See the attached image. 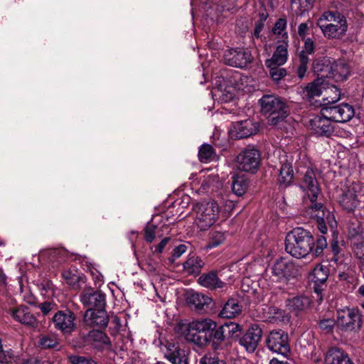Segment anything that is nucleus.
I'll list each match as a JSON object with an SVG mask.
<instances>
[{
	"instance_id": "1",
	"label": "nucleus",
	"mask_w": 364,
	"mask_h": 364,
	"mask_svg": "<svg viewBox=\"0 0 364 364\" xmlns=\"http://www.w3.org/2000/svg\"><path fill=\"white\" fill-rule=\"evenodd\" d=\"M300 187L311 203L308 206L306 214L316 220L319 231L322 234H326L328 231L327 225L333 227L336 224V220L331 211L325 210L321 203H315L320 193V188L315 172L312 168H307Z\"/></svg>"
},
{
	"instance_id": "2",
	"label": "nucleus",
	"mask_w": 364,
	"mask_h": 364,
	"mask_svg": "<svg viewBox=\"0 0 364 364\" xmlns=\"http://www.w3.org/2000/svg\"><path fill=\"white\" fill-rule=\"evenodd\" d=\"M314 238L310 231L303 228H296L287 233L285 238V250L292 257L305 258L313 252Z\"/></svg>"
},
{
	"instance_id": "3",
	"label": "nucleus",
	"mask_w": 364,
	"mask_h": 364,
	"mask_svg": "<svg viewBox=\"0 0 364 364\" xmlns=\"http://www.w3.org/2000/svg\"><path fill=\"white\" fill-rule=\"evenodd\" d=\"M317 26L328 39H340L346 35L348 24L346 17L338 11H328L318 19Z\"/></svg>"
},
{
	"instance_id": "4",
	"label": "nucleus",
	"mask_w": 364,
	"mask_h": 364,
	"mask_svg": "<svg viewBox=\"0 0 364 364\" xmlns=\"http://www.w3.org/2000/svg\"><path fill=\"white\" fill-rule=\"evenodd\" d=\"M262 113L267 116L268 124L277 125L289 114L284 100L272 95H264L259 100Z\"/></svg>"
},
{
	"instance_id": "5",
	"label": "nucleus",
	"mask_w": 364,
	"mask_h": 364,
	"mask_svg": "<svg viewBox=\"0 0 364 364\" xmlns=\"http://www.w3.org/2000/svg\"><path fill=\"white\" fill-rule=\"evenodd\" d=\"M194 223L200 230H206L216 221L219 214L218 203L211 200L198 204L195 208Z\"/></svg>"
},
{
	"instance_id": "6",
	"label": "nucleus",
	"mask_w": 364,
	"mask_h": 364,
	"mask_svg": "<svg viewBox=\"0 0 364 364\" xmlns=\"http://www.w3.org/2000/svg\"><path fill=\"white\" fill-rule=\"evenodd\" d=\"M260 161L259 151L252 146H248L237 154L235 166L240 171L255 173L259 168Z\"/></svg>"
},
{
	"instance_id": "7",
	"label": "nucleus",
	"mask_w": 364,
	"mask_h": 364,
	"mask_svg": "<svg viewBox=\"0 0 364 364\" xmlns=\"http://www.w3.org/2000/svg\"><path fill=\"white\" fill-rule=\"evenodd\" d=\"M336 324L343 331H356L362 325L361 315L358 309L345 308L337 311Z\"/></svg>"
},
{
	"instance_id": "8",
	"label": "nucleus",
	"mask_w": 364,
	"mask_h": 364,
	"mask_svg": "<svg viewBox=\"0 0 364 364\" xmlns=\"http://www.w3.org/2000/svg\"><path fill=\"white\" fill-rule=\"evenodd\" d=\"M354 114L353 107L347 103L323 107L321 110V114L323 117L339 123L348 122L353 118Z\"/></svg>"
},
{
	"instance_id": "9",
	"label": "nucleus",
	"mask_w": 364,
	"mask_h": 364,
	"mask_svg": "<svg viewBox=\"0 0 364 364\" xmlns=\"http://www.w3.org/2000/svg\"><path fill=\"white\" fill-rule=\"evenodd\" d=\"M266 342L268 348L272 352L284 356H287L290 353L289 336L281 329L272 331L268 335Z\"/></svg>"
},
{
	"instance_id": "10",
	"label": "nucleus",
	"mask_w": 364,
	"mask_h": 364,
	"mask_svg": "<svg viewBox=\"0 0 364 364\" xmlns=\"http://www.w3.org/2000/svg\"><path fill=\"white\" fill-rule=\"evenodd\" d=\"M359 188L358 185L353 183L346 187L340 195L338 203L346 212H353L360 205L362 196L358 193Z\"/></svg>"
},
{
	"instance_id": "11",
	"label": "nucleus",
	"mask_w": 364,
	"mask_h": 364,
	"mask_svg": "<svg viewBox=\"0 0 364 364\" xmlns=\"http://www.w3.org/2000/svg\"><path fill=\"white\" fill-rule=\"evenodd\" d=\"M297 269L294 264L286 259H277L272 267V280L273 282H287L296 276Z\"/></svg>"
},
{
	"instance_id": "12",
	"label": "nucleus",
	"mask_w": 364,
	"mask_h": 364,
	"mask_svg": "<svg viewBox=\"0 0 364 364\" xmlns=\"http://www.w3.org/2000/svg\"><path fill=\"white\" fill-rule=\"evenodd\" d=\"M75 314L68 309L58 311L53 317L55 328L65 335H69L75 331Z\"/></svg>"
},
{
	"instance_id": "13",
	"label": "nucleus",
	"mask_w": 364,
	"mask_h": 364,
	"mask_svg": "<svg viewBox=\"0 0 364 364\" xmlns=\"http://www.w3.org/2000/svg\"><path fill=\"white\" fill-rule=\"evenodd\" d=\"M223 58L225 64L244 68L251 63L252 57L250 51L242 48L229 49L225 51Z\"/></svg>"
},
{
	"instance_id": "14",
	"label": "nucleus",
	"mask_w": 364,
	"mask_h": 364,
	"mask_svg": "<svg viewBox=\"0 0 364 364\" xmlns=\"http://www.w3.org/2000/svg\"><path fill=\"white\" fill-rule=\"evenodd\" d=\"M8 313L14 321L28 327L36 328L38 326V321L32 313L31 309L26 305H21L9 309Z\"/></svg>"
},
{
	"instance_id": "15",
	"label": "nucleus",
	"mask_w": 364,
	"mask_h": 364,
	"mask_svg": "<svg viewBox=\"0 0 364 364\" xmlns=\"http://www.w3.org/2000/svg\"><path fill=\"white\" fill-rule=\"evenodd\" d=\"M259 130V124L253 119H247L232 124L230 134L232 137L242 139L255 134Z\"/></svg>"
},
{
	"instance_id": "16",
	"label": "nucleus",
	"mask_w": 364,
	"mask_h": 364,
	"mask_svg": "<svg viewBox=\"0 0 364 364\" xmlns=\"http://www.w3.org/2000/svg\"><path fill=\"white\" fill-rule=\"evenodd\" d=\"M262 336V329L257 323L252 324L239 343L247 351L252 353L257 348Z\"/></svg>"
},
{
	"instance_id": "17",
	"label": "nucleus",
	"mask_w": 364,
	"mask_h": 364,
	"mask_svg": "<svg viewBox=\"0 0 364 364\" xmlns=\"http://www.w3.org/2000/svg\"><path fill=\"white\" fill-rule=\"evenodd\" d=\"M80 301L85 306L88 307V309H102L105 306V295L100 291L87 287L80 294Z\"/></svg>"
},
{
	"instance_id": "18",
	"label": "nucleus",
	"mask_w": 364,
	"mask_h": 364,
	"mask_svg": "<svg viewBox=\"0 0 364 364\" xmlns=\"http://www.w3.org/2000/svg\"><path fill=\"white\" fill-rule=\"evenodd\" d=\"M84 319L85 323L90 326L106 328L109 323V317L104 308L97 310L87 309L85 311Z\"/></svg>"
},
{
	"instance_id": "19",
	"label": "nucleus",
	"mask_w": 364,
	"mask_h": 364,
	"mask_svg": "<svg viewBox=\"0 0 364 364\" xmlns=\"http://www.w3.org/2000/svg\"><path fill=\"white\" fill-rule=\"evenodd\" d=\"M324 364H353L348 354L343 349L331 347L325 353Z\"/></svg>"
},
{
	"instance_id": "20",
	"label": "nucleus",
	"mask_w": 364,
	"mask_h": 364,
	"mask_svg": "<svg viewBox=\"0 0 364 364\" xmlns=\"http://www.w3.org/2000/svg\"><path fill=\"white\" fill-rule=\"evenodd\" d=\"M164 355L173 364H188L186 352L178 344L168 343L165 346Z\"/></svg>"
},
{
	"instance_id": "21",
	"label": "nucleus",
	"mask_w": 364,
	"mask_h": 364,
	"mask_svg": "<svg viewBox=\"0 0 364 364\" xmlns=\"http://www.w3.org/2000/svg\"><path fill=\"white\" fill-rule=\"evenodd\" d=\"M288 41H282V43L276 48L271 58L265 61L267 67L273 65H283L288 58Z\"/></svg>"
},
{
	"instance_id": "22",
	"label": "nucleus",
	"mask_w": 364,
	"mask_h": 364,
	"mask_svg": "<svg viewBox=\"0 0 364 364\" xmlns=\"http://www.w3.org/2000/svg\"><path fill=\"white\" fill-rule=\"evenodd\" d=\"M331 121L332 120L323 117L322 114L321 116L317 115L311 119L310 125L315 134L328 136L333 132V127L331 123Z\"/></svg>"
},
{
	"instance_id": "23",
	"label": "nucleus",
	"mask_w": 364,
	"mask_h": 364,
	"mask_svg": "<svg viewBox=\"0 0 364 364\" xmlns=\"http://www.w3.org/2000/svg\"><path fill=\"white\" fill-rule=\"evenodd\" d=\"M313 70L317 79L330 78L332 76V59L327 57L316 59L313 63Z\"/></svg>"
},
{
	"instance_id": "24",
	"label": "nucleus",
	"mask_w": 364,
	"mask_h": 364,
	"mask_svg": "<svg viewBox=\"0 0 364 364\" xmlns=\"http://www.w3.org/2000/svg\"><path fill=\"white\" fill-rule=\"evenodd\" d=\"M198 282L201 286L210 289H220L225 286V282L221 281L215 271L202 274Z\"/></svg>"
},
{
	"instance_id": "25",
	"label": "nucleus",
	"mask_w": 364,
	"mask_h": 364,
	"mask_svg": "<svg viewBox=\"0 0 364 364\" xmlns=\"http://www.w3.org/2000/svg\"><path fill=\"white\" fill-rule=\"evenodd\" d=\"M326 80L316 79L314 82L308 84L303 90V98L311 100L316 96L323 95V90L325 88Z\"/></svg>"
},
{
	"instance_id": "26",
	"label": "nucleus",
	"mask_w": 364,
	"mask_h": 364,
	"mask_svg": "<svg viewBox=\"0 0 364 364\" xmlns=\"http://www.w3.org/2000/svg\"><path fill=\"white\" fill-rule=\"evenodd\" d=\"M187 302L196 311H201L212 302V299L198 292H192L188 294Z\"/></svg>"
},
{
	"instance_id": "27",
	"label": "nucleus",
	"mask_w": 364,
	"mask_h": 364,
	"mask_svg": "<svg viewBox=\"0 0 364 364\" xmlns=\"http://www.w3.org/2000/svg\"><path fill=\"white\" fill-rule=\"evenodd\" d=\"M311 304V300L305 296H296L287 300V306L295 314L306 310Z\"/></svg>"
},
{
	"instance_id": "28",
	"label": "nucleus",
	"mask_w": 364,
	"mask_h": 364,
	"mask_svg": "<svg viewBox=\"0 0 364 364\" xmlns=\"http://www.w3.org/2000/svg\"><path fill=\"white\" fill-rule=\"evenodd\" d=\"M325 84L322 95H323V107L332 106L341 99V91L336 86L331 85L326 81Z\"/></svg>"
},
{
	"instance_id": "29",
	"label": "nucleus",
	"mask_w": 364,
	"mask_h": 364,
	"mask_svg": "<svg viewBox=\"0 0 364 364\" xmlns=\"http://www.w3.org/2000/svg\"><path fill=\"white\" fill-rule=\"evenodd\" d=\"M242 312V306L235 299H230L224 304L219 315L222 318H232Z\"/></svg>"
},
{
	"instance_id": "30",
	"label": "nucleus",
	"mask_w": 364,
	"mask_h": 364,
	"mask_svg": "<svg viewBox=\"0 0 364 364\" xmlns=\"http://www.w3.org/2000/svg\"><path fill=\"white\" fill-rule=\"evenodd\" d=\"M332 76L336 80H344L350 74L348 65L343 60L335 61L332 60Z\"/></svg>"
},
{
	"instance_id": "31",
	"label": "nucleus",
	"mask_w": 364,
	"mask_h": 364,
	"mask_svg": "<svg viewBox=\"0 0 364 364\" xmlns=\"http://www.w3.org/2000/svg\"><path fill=\"white\" fill-rule=\"evenodd\" d=\"M203 266V261L197 255L189 256L183 264L184 269L190 274H198Z\"/></svg>"
},
{
	"instance_id": "32",
	"label": "nucleus",
	"mask_w": 364,
	"mask_h": 364,
	"mask_svg": "<svg viewBox=\"0 0 364 364\" xmlns=\"http://www.w3.org/2000/svg\"><path fill=\"white\" fill-rule=\"evenodd\" d=\"M191 323V329L196 330L202 333H208L215 330L217 324L210 318H203L193 321Z\"/></svg>"
},
{
	"instance_id": "33",
	"label": "nucleus",
	"mask_w": 364,
	"mask_h": 364,
	"mask_svg": "<svg viewBox=\"0 0 364 364\" xmlns=\"http://www.w3.org/2000/svg\"><path fill=\"white\" fill-rule=\"evenodd\" d=\"M294 171L292 166L289 163H284L282 165L279 170L278 181L280 185L284 186H289L293 180Z\"/></svg>"
},
{
	"instance_id": "34",
	"label": "nucleus",
	"mask_w": 364,
	"mask_h": 364,
	"mask_svg": "<svg viewBox=\"0 0 364 364\" xmlns=\"http://www.w3.org/2000/svg\"><path fill=\"white\" fill-rule=\"evenodd\" d=\"M191 328V323H189L186 326V331L184 332L186 339L188 341L198 346L203 345L205 343H206V336H200V331L192 330Z\"/></svg>"
},
{
	"instance_id": "35",
	"label": "nucleus",
	"mask_w": 364,
	"mask_h": 364,
	"mask_svg": "<svg viewBox=\"0 0 364 364\" xmlns=\"http://www.w3.org/2000/svg\"><path fill=\"white\" fill-rule=\"evenodd\" d=\"M327 278V269L321 264H317L311 274V279L315 284V286L323 284Z\"/></svg>"
},
{
	"instance_id": "36",
	"label": "nucleus",
	"mask_w": 364,
	"mask_h": 364,
	"mask_svg": "<svg viewBox=\"0 0 364 364\" xmlns=\"http://www.w3.org/2000/svg\"><path fill=\"white\" fill-rule=\"evenodd\" d=\"M248 186V181L245 177L235 176L233 178L232 190L235 195L238 196L244 195L246 193Z\"/></svg>"
},
{
	"instance_id": "37",
	"label": "nucleus",
	"mask_w": 364,
	"mask_h": 364,
	"mask_svg": "<svg viewBox=\"0 0 364 364\" xmlns=\"http://www.w3.org/2000/svg\"><path fill=\"white\" fill-rule=\"evenodd\" d=\"M87 339L90 341L96 343L99 345L111 346V341L108 336L98 330H92L87 334Z\"/></svg>"
},
{
	"instance_id": "38",
	"label": "nucleus",
	"mask_w": 364,
	"mask_h": 364,
	"mask_svg": "<svg viewBox=\"0 0 364 364\" xmlns=\"http://www.w3.org/2000/svg\"><path fill=\"white\" fill-rule=\"evenodd\" d=\"M39 346L41 348H58L59 341L55 334L43 335L39 338Z\"/></svg>"
},
{
	"instance_id": "39",
	"label": "nucleus",
	"mask_w": 364,
	"mask_h": 364,
	"mask_svg": "<svg viewBox=\"0 0 364 364\" xmlns=\"http://www.w3.org/2000/svg\"><path fill=\"white\" fill-rule=\"evenodd\" d=\"M225 240V236L221 232H213L210 233L209 242L207 244L205 249H213L222 245Z\"/></svg>"
},
{
	"instance_id": "40",
	"label": "nucleus",
	"mask_w": 364,
	"mask_h": 364,
	"mask_svg": "<svg viewBox=\"0 0 364 364\" xmlns=\"http://www.w3.org/2000/svg\"><path fill=\"white\" fill-rule=\"evenodd\" d=\"M214 155V150L211 145L205 144H203L198 151V159L203 163H207L213 159Z\"/></svg>"
},
{
	"instance_id": "41",
	"label": "nucleus",
	"mask_w": 364,
	"mask_h": 364,
	"mask_svg": "<svg viewBox=\"0 0 364 364\" xmlns=\"http://www.w3.org/2000/svg\"><path fill=\"white\" fill-rule=\"evenodd\" d=\"M287 21L284 18H279L272 28L274 35L281 36L283 41H288V34L286 31Z\"/></svg>"
},
{
	"instance_id": "42",
	"label": "nucleus",
	"mask_w": 364,
	"mask_h": 364,
	"mask_svg": "<svg viewBox=\"0 0 364 364\" xmlns=\"http://www.w3.org/2000/svg\"><path fill=\"white\" fill-rule=\"evenodd\" d=\"M282 65H273L267 67L269 69V75L274 81H279L287 75V71L284 68H281Z\"/></svg>"
},
{
	"instance_id": "43",
	"label": "nucleus",
	"mask_w": 364,
	"mask_h": 364,
	"mask_svg": "<svg viewBox=\"0 0 364 364\" xmlns=\"http://www.w3.org/2000/svg\"><path fill=\"white\" fill-rule=\"evenodd\" d=\"M14 354L10 350H4L2 348L1 340L0 339V363L8 364L12 361Z\"/></svg>"
},
{
	"instance_id": "44",
	"label": "nucleus",
	"mask_w": 364,
	"mask_h": 364,
	"mask_svg": "<svg viewBox=\"0 0 364 364\" xmlns=\"http://www.w3.org/2000/svg\"><path fill=\"white\" fill-rule=\"evenodd\" d=\"M68 360L70 364H89L90 358L85 356L75 354L68 356Z\"/></svg>"
},
{
	"instance_id": "45",
	"label": "nucleus",
	"mask_w": 364,
	"mask_h": 364,
	"mask_svg": "<svg viewBox=\"0 0 364 364\" xmlns=\"http://www.w3.org/2000/svg\"><path fill=\"white\" fill-rule=\"evenodd\" d=\"M335 321L332 318L322 319L319 321L318 325L321 330L326 333H329L332 331L335 326Z\"/></svg>"
},
{
	"instance_id": "46",
	"label": "nucleus",
	"mask_w": 364,
	"mask_h": 364,
	"mask_svg": "<svg viewBox=\"0 0 364 364\" xmlns=\"http://www.w3.org/2000/svg\"><path fill=\"white\" fill-rule=\"evenodd\" d=\"M62 277L70 286H74L78 281V277L70 271H63Z\"/></svg>"
},
{
	"instance_id": "47",
	"label": "nucleus",
	"mask_w": 364,
	"mask_h": 364,
	"mask_svg": "<svg viewBox=\"0 0 364 364\" xmlns=\"http://www.w3.org/2000/svg\"><path fill=\"white\" fill-rule=\"evenodd\" d=\"M156 226L152 224L146 225L144 230V238L146 242H152L155 238Z\"/></svg>"
},
{
	"instance_id": "48",
	"label": "nucleus",
	"mask_w": 364,
	"mask_h": 364,
	"mask_svg": "<svg viewBox=\"0 0 364 364\" xmlns=\"http://www.w3.org/2000/svg\"><path fill=\"white\" fill-rule=\"evenodd\" d=\"M224 360H220L218 358L206 354L200 360L199 364H221L225 363Z\"/></svg>"
},
{
	"instance_id": "49",
	"label": "nucleus",
	"mask_w": 364,
	"mask_h": 364,
	"mask_svg": "<svg viewBox=\"0 0 364 364\" xmlns=\"http://www.w3.org/2000/svg\"><path fill=\"white\" fill-rule=\"evenodd\" d=\"M326 247L327 242L326 238L323 236L320 237L316 241V247L313 252L314 255H320L323 252V249Z\"/></svg>"
},
{
	"instance_id": "50",
	"label": "nucleus",
	"mask_w": 364,
	"mask_h": 364,
	"mask_svg": "<svg viewBox=\"0 0 364 364\" xmlns=\"http://www.w3.org/2000/svg\"><path fill=\"white\" fill-rule=\"evenodd\" d=\"M304 41L303 49L301 51L307 54H313L315 51V44L311 38L303 39Z\"/></svg>"
},
{
	"instance_id": "51",
	"label": "nucleus",
	"mask_w": 364,
	"mask_h": 364,
	"mask_svg": "<svg viewBox=\"0 0 364 364\" xmlns=\"http://www.w3.org/2000/svg\"><path fill=\"white\" fill-rule=\"evenodd\" d=\"M353 251L358 259L364 260V240L354 245Z\"/></svg>"
},
{
	"instance_id": "52",
	"label": "nucleus",
	"mask_w": 364,
	"mask_h": 364,
	"mask_svg": "<svg viewBox=\"0 0 364 364\" xmlns=\"http://www.w3.org/2000/svg\"><path fill=\"white\" fill-rule=\"evenodd\" d=\"M55 306V304L51 301H45L38 304V308L43 315L49 314Z\"/></svg>"
},
{
	"instance_id": "53",
	"label": "nucleus",
	"mask_w": 364,
	"mask_h": 364,
	"mask_svg": "<svg viewBox=\"0 0 364 364\" xmlns=\"http://www.w3.org/2000/svg\"><path fill=\"white\" fill-rule=\"evenodd\" d=\"M187 247L185 245H179L176 247L173 250V257L174 258L180 257L183 253L186 252Z\"/></svg>"
},
{
	"instance_id": "54",
	"label": "nucleus",
	"mask_w": 364,
	"mask_h": 364,
	"mask_svg": "<svg viewBox=\"0 0 364 364\" xmlns=\"http://www.w3.org/2000/svg\"><path fill=\"white\" fill-rule=\"evenodd\" d=\"M309 26L306 23H301L298 27V34L302 38L305 39L308 33Z\"/></svg>"
},
{
	"instance_id": "55",
	"label": "nucleus",
	"mask_w": 364,
	"mask_h": 364,
	"mask_svg": "<svg viewBox=\"0 0 364 364\" xmlns=\"http://www.w3.org/2000/svg\"><path fill=\"white\" fill-rule=\"evenodd\" d=\"M309 55L303 51H301L299 53V64L303 65H306L310 63V59L309 58Z\"/></svg>"
},
{
	"instance_id": "56",
	"label": "nucleus",
	"mask_w": 364,
	"mask_h": 364,
	"mask_svg": "<svg viewBox=\"0 0 364 364\" xmlns=\"http://www.w3.org/2000/svg\"><path fill=\"white\" fill-rule=\"evenodd\" d=\"M264 23L262 22L257 21L255 27L254 35L256 38H259L260 37V33L263 30Z\"/></svg>"
},
{
	"instance_id": "57",
	"label": "nucleus",
	"mask_w": 364,
	"mask_h": 364,
	"mask_svg": "<svg viewBox=\"0 0 364 364\" xmlns=\"http://www.w3.org/2000/svg\"><path fill=\"white\" fill-rule=\"evenodd\" d=\"M168 240H169V238H168V237H166V238L163 239L161 241V242L158 245H156L155 247L154 252H159V253L162 252L164 247L166 245V244L168 243Z\"/></svg>"
},
{
	"instance_id": "58",
	"label": "nucleus",
	"mask_w": 364,
	"mask_h": 364,
	"mask_svg": "<svg viewBox=\"0 0 364 364\" xmlns=\"http://www.w3.org/2000/svg\"><path fill=\"white\" fill-rule=\"evenodd\" d=\"M226 327L229 329V332L232 333L240 331V326L237 323H230V324L227 325Z\"/></svg>"
},
{
	"instance_id": "59",
	"label": "nucleus",
	"mask_w": 364,
	"mask_h": 364,
	"mask_svg": "<svg viewBox=\"0 0 364 364\" xmlns=\"http://www.w3.org/2000/svg\"><path fill=\"white\" fill-rule=\"evenodd\" d=\"M307 68H308V66H306V65H303L299 64V65L298 67L297 73H298V76L300 79L304 77V76L307 70Z\"/></svg>"
},
{
	"instance_id": "60",
	"label": "nucleus",
	"mask_w": 364,
	"mask_h": 364,
	"mask_svg": "<svg viewBox=\"0 0 364 364\" xmlns=\"http://www.w3.org/2000/svg\"><path fill=\"white\" fill-rule=\"evenodd\" d=\"M224 327H220L219 329L216 330L214 334V337L218 340L223 341L225 338L223 335Z\"/></svg>"
},
{
	"instance_id": "61",
	"label": "nucleus",
	"mask_w": 364,
	"mask_h": 364,
	"mask_svg": "<svg viewBox=\"0 0 364 364\" xmlns=\"http://www.w3.org/2000/svg\"><path fill=\"white\" fill-rule=\"evenodd\" d=\"M269 364H289L287 361L279 360L277 358H272Z\"/></svg>"
},
{
	"instance_id": "62",
	"label": "nucleus",
	"mask_w": 364,
	"mask_h": 364,
	"mask_svg": "<svg viewBox=\"0 0 364 364\" xmlns=\"http://www.w3.org/2000/svg\"><path fill=\"white\" fill-rule=\"evenodd\" d=\"M267 18V15L266 14H260L259 19L257 21L264 23V21H266Z\"/></svg>"
},
{
	"instance_id": "63",
	"label": "nucleus",
	"mask_w": 364,
	"mask_h": 364,
	"mask_svg": "<svg viewBox=\"0 0 364 364\" xmlns=\"http://www.w3.org/2000/svg\"><path fill=\"white\" fill-rule=\"evenodd\" d=\"M22 364H42V363L37 360H29L28 361L23 362Z\"/></svg>"
},
{
	"instance_id": "64",
	"label": "nucleus",
	"mask_w": 364,
	"mask_h": 364,
	"mask_svg": "<svg viewBox=\"0 0 364 364\" xmlns=\"http://www.w3.org/2000/svg\"><path fill=\"white\" fill-rule=\"evenodd\" d=\"M358 294L364 297V284L358 288Z\"/></svg>"
}]
</instances>
